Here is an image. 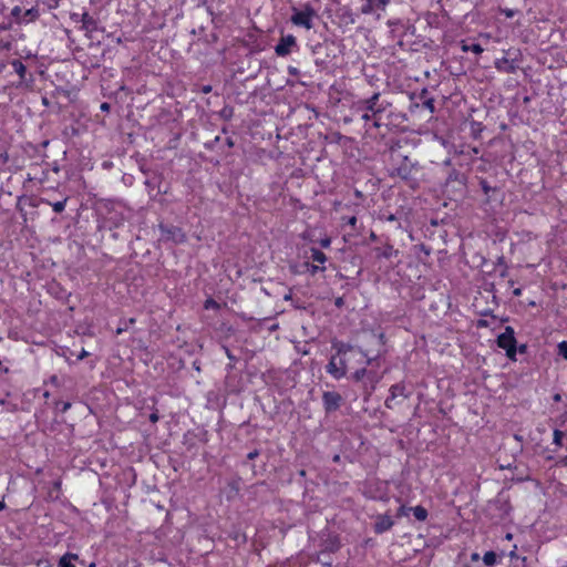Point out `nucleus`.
<instances>
[{"mask_svg":"<svg viewBox=\"0 0 567 567\" xmlns=\"http://www.w3.org/2000/svg\"><path fill=\"white\" fill-rule=\"evenodd\" d=\"M567 437V431H561L559 429H555L553 432V444L556 446L555 451L557 449H563L565 444V439Z\"/></svg>","mask_w":567,"mask_h":567,"instance_id":"obj_18","label":"nucleus"},{"mask_svg":"<svg viewBox=\"0 0 567 567\" xmlns=\"http://www.w3.org/2000/svg\"><path fill=\"white\" fill-rule=\"evenodd\" d=\"M316 17V11L310 6H306L303 9L298 10L293 9V12L290 17V21L292 24L297 27H302L307 30L312 29L313 19Z\"/></svg>","mask_w":567,"mask_h":567,"instance_id":"obj_4","label":"nucleus"},{"mask_svg":"<svg viewBox=\"0 0 567 567\" xmlns=\"http://www.w3.org/2000/svg\"><path fill=\"white\" fill-rule=\"evenodd\" d=\"M235 51H240L241 55L248 56V43L245 41H241L238 47H234Z\"/></svg>","mask_w":567,"mask_h":567,"instance_id":"obj_32","label":"nucleus"},{"mask_svg":"<svg viewBox=\"0 0 567 567\" xmlns=\"http://www.w3.org/2000/svg\"><path fill=\"white\" fill-rule=\"evenodd\" d=\"M4 507H6L4 502H3V501H0V511L4 509Z\"/></svg>","mask_w":567,"mask_h":567,"instance_id":"obj_60","label":"nucleus"},{"mask_svg":"<svg viewBox=\"0 0 567 567\" xmlns=\"http://www.w3.org/2000/svg\"><path fill=\"white\" fill-rule=\"evenodd\" d=\"M505 538H506L507 540H512L513 535H512L511 533H507V534L505 535Z\"/></svg>","mask_w":567,"mask_h":567,"instance_id":"obj_56","label":"nucleus"},{"mask_svg":"<svg viewBox=\"0 0 567 567\" xmlns=\"http://www.w3.org/2000/svg\"><path fill=\"white\" fill-rule=\"evenodd\" d=\"M496 343L505 350V354H516L517 341L514 329L511 326L505 327V330L498 334Z\"/></svg>","mask_w":567,"mask_h":567,"instance_id":"obj_6","label":"nucleus"},{"mask_svg":"<svg viewBox=\"0 0 567 567\" xmlns=\"http://www.w3.org/2000/svg\"><path fill=\"white\" fill-rule=\"evenodd\" d=\"M159 230L164 240H169L174 244H183L187 239L186 234L178 226L161 224Z\"/></svg>","mask_w":567,"mask_h":567,"instance_id":"obj_7","label":"nucleus"},{"mask_svg":"<svg viewBox=\"0 0 567 567\" xmlns=\"http://www.w3.org/2000/svg\"><path fill=\"white\" fill-rule=\"evenodd\" d=\"M508 556L511 558V564L512 563H518V560L523 559V557H524V556L517 555V546L516 545H514V547L509 551Z\"/></svg>","mask_w":567,"mask_h":567,"instance_id":"obj_29","label":"nucleus"},{"mask_svg":"<svg viewBox=\"0 0 567 567\" xmlns=\"http://www.w3.org/2000/svg\"><path fill=\"white\" fill-rule=\"evenodd\" d=\"M300 269H298L296 272L298 274H308L310 276H316L319 272L326 271V266H319L317 264H313L309 260L303 261L300 266Z\"/></svg>","mask_w":567,"mask_h":567,"instance_id":"obj_14","label":"nucleus"},{"mask_svg":"<svg viewBox=\"0 0 567 567\" xmlns=\"http://www.w3.org/2000/svg\"><path fill=\"white\" fill-rule=\"evenodd\" d=\"M482 188L484 190L485 194H488L489 192V186L487 185V183L485 181H482Z\"/></svg>","mask_w":567,"mask_h":567,"instance_id":"obj_45","label":"nucleus"},{"mask_svg":"<svg viewBox=\"0 0 567 567\" xmlns=\"http://www.w3.org/2000/svg\"><path fill=\"white\" fill-rule=\"evenodd\" d=\"M555 402H559L561 400V395L559 393L554 394L553 396Z\"/></svg>","mask_w":567,"mask_h":567,"instance_id":"obj_50","label":"nucleus"},{"mask_svg":"<svg viewBox=\"0 0 567 567\" xmlns=\"http://www.w3.org/2000/svg\"><path fill=\"white\" fill-rule=\"evenodd\" d=\"M411 396V392L406 390L404 382H399L390 386L389 395L384 401L386 409L393 410L404 400Z\"/></svg>","mask_w":567,"mask_h":567,"instance_id":"obj_3","label":"nucleus"},{"mask_svg":"<svg viewBox=\"0 0 567 567\" xmlns=\"http://www.w3.org/2000/svg\"><path fill=\"white\" fill-rule=\"evenodd\" d=\"M478 557H480V556H478V554L474 553V554L472 555V560H477V559H478Z\"/></svg>","mask_w":567,"mask_h":567,"instance_id":"obj_58","label":"nucleus"},{"mask_svg":"<svg viewBox=\"0 0 567 567\" xmlns=\"http://www.w3.org/2000/svg\"><path fill=\"white\" fill-rule=\"evenodd\" d=\"M331 245V238L330 237H324L320 240V246L322 248H329Z\"/></svg>","mask_w":567,"mask_h":567,"instance_id":"obj_39","label":"nucleus"},{"mask_svg":"<svg viewBox=\"0 0 567 567\" xmlns=\"http://www.w3.org/2000/svg\"><path fill=\"white\" fill-rule=\"evenodd\" d=\"M422 167L412 162L408 156H403L400 163L394 167L392 176H396L404 181L412 189L419 187L422 178Z\"/></svg>","mask_w":567,"mask_h":567,"instance_id":"obj_2","label":"nucleus"},{"mask_svg":"<svg viewBox=\"0 0 567 567\" xmlns=\"http://www.w3.org/2000/svg\"><path fill=\"white\" fill-rule=\"evenodd\" d=\"M340 540L337 537H334L324 545V551L336 553L340 549Z\"/></svg>","mask_w":567,"mask_h":567,"instance_id":"obj_25","label":"nucleus"},{"mask_svg":"<svg viewBox=\"0 0 567 567\" xmlns=\"http://www.w3.org/2000/svg\"><path fill=\"white\" fill-rule=\"evenodd\" d=\"M0 371H2L4 373H7L9 371L7 367L2 368V362L1 361H0Z\"/></svg>","mask_w":567,"mask_h":567,"instance_id":"obj_55","label":"nucleus"},{"mask_svg":"<svg viewBox=\"0 0 567 567\" xmlns=\"http://www.w3.org/2000/svg\"><path fill=\"white\" fill-rule=\"evenodd\" d=\"M133 323H135V319L134 318H131L130 320L124 321L123 324H121L116 329V334H121L123 331H126L128 329V326L133 324Z\"/></svg>","mask_w":567,"mask_h":567,"instance_id":"obj_31","label":"nucleus"},{"mask_svg":"<svg viewBox=\"0 0 567 567\" xmlns=\"http://www.w3.org/2000/svg\"><path fill=\"white\" fill-rule=\"evenodd\" d=\"M296 49H298L296 37L292 34H286L282 35L276 44L275 52L278 56H287Z\"/></svg>","mask_w":567,"mask_h":567,"instance_id":"obj_8","label":"nucleus"},{"mask_svg":"<svg viewBox=\"0 0 567 567\" xmlns=\"http://www.w3.org/2000/svg\"><path fill=\"white\" fill-rule=\"evenodd\" d=\"M39 17H40V11H39L38 7H32L30 9H27L23 11V14L20 20V24H28V23L34 22L39 19Z\"/></svg>","mask_w":567,"mask_h":567,"instance_id":"obj_16","label":"nucleus"},{"mask_svg":"<svg viewBox=\"0 0 567 567\" xmlns=\"http://www.w3.org/2000/svg\"><path fill=\"white\" fill-rule=\"evenodd\" d=\"M51 380H52V382H56L58 378H56L55 375H53V377L51 378Z\"/></svg>","mask_w":567,"mask_h":567,"instance_id":"obj_64","label":"nucleus"},{"mask_svg":"<svg viewBox=\"0 0 567 567\" xmlns=\"http://www.w3.org/2000/svg\"><path fill=\"white\" fill-rule=\"evenodd\" d=\"M231 53H233V49L229 48V49L226 50L227 58L230 56Z\"/></svg>","mask_w":567,"mask_h":567,"instance_id":"obj_59","label":"nucleus"},{"mask_svg":"<svg viewBox=\"0 0 567 567\" xmlns=\"http://www.w3.org/2000/svg\"><path fill=\"white\" fill-rule=\"evenodd\" d=\"M269 379L279 393H284L296 385V381L291 377V372L288 370L274 372L269 375Z\"/></svg>","mask_w":567,"mask_h":567,"instance_id":"obj_5","label":"nucleus"},{"mask_svg":"<svg viewBox=\"0 0 567 567\" xmlns=\"http://www.w3.org/2000/svg\"><path fill=\"white\" fill-rule=\"evenodd\" d=\"M11 66L13 68L14 72L19 75L20 81H25L27 75V66L23 64V62L19 59H14L10 62Z\"/></svg>","mask_w":567,"mask_h":567,"instance_id":"obj_19","label":"nucleus"},{"mask_svg":"<svg viewBox=\"0 0 567 567\" xmlns=\"http://www.w3.org/2000/svg\"><path fill=\"white\" fill-rule=\"evenodd\" d=\"M12 28V23L11 22H2L0 23V31H7V30H10Z\"/></svg>","mask_w":567,"mask_h":567,"instance_id":"obj_41","label":"nucleus"},{"mask_svg":"<svg viewBox=\"0 0 567 567\" xmlns=\"http://www.w3.org/2000/svg\"><path fill=\"white\" fill-rule=\"evenodd\" d=\"M423 104L431 113L435 111L434 100L432 97L424 100Z\"/></svg>","mask_w":567,"mask_h":567,"instance_id":"obj_33","label":"nucleus"},{"mask_svg":"<svg viewBox=\"0 0 567 567\" xmlns=\"http://www.w3.org/2000/svg\"><path fill=\"white\" fill-rule=\"evenodd\" d=\"M23 11L20 6H16L11 9L10 16L14 19L16 23L20 24Z\"/></svg>","mask_w":567,"mask_h":567,"instance_id":"obj_26","label":"nucleus"},{"mask_svg":"<svg viewBox=\"0 0 567 567\" xmlns=\"http://www.w3.org/2000/svg\"><path fill=\"white\" fill-rule=\"evenodd\" d=\"M257 455H258V453L256 451L255 452L250 451L249 457H250V460H254Z\"/></svg>","mask_w":567,"mask_h":567,"instance_id":"obj_53","label":"nucleus"},{"mask_svg":"<svg viewBox=\"0 0 567 567\" xmlns=\"http://www.w3.org/2000/svg\"><path fill=\"white\" fill-rule=\"evenodd\" d=\"M334 303H336L337 307H341L343 305V299L341 297H339V298L336 299Z\"/></svg>","mask_w":567,"mask_h":567,"instance_id":"obj_49","label":"nucleus"},{"mask_svg":"<svg viewBox=\"0 0 567 567\" xmlns=\"http://www.w3.org/2000/svg\"><path fill=\"white\" fill-rule=\"evenodd\" d=\"M53 487H54V489L59 491L61 488V481L60 480L55 481L53 483Z\"/></svg>","mask_w":567,"mask_h":567,"instance_id":"obj_48","label":"nucleus"},{"mask_svg":"<svg viewBox=\"0 0 567 567\" xmlns=\"http://www.w3.org/2000/svg\"><path fill=\"white\" fill-rule=\"evenodd\" d=\"M79 558L78 554L65 553L58 561V567H76L73 561Z\"/></svg>","mask_w":567,"mask_h":567,"instance_id":"obj_20","label":"nucleus"},{"mask_svg":"<svg viewBox=\"0 0 567 567\" xmlns=\"http://www.w3.org/2000/svg\"><path fill=\"white\" fill-rule=\"evenodd\" d=\"M389 105V103L380 102V93H374L371 97L360 101L357 107L362 112L361 118L365 124L372 121V126L380 128L388 126V123L383 122V114Z\"/></svg>","mask_w":567,"mask_h":567,"instance_id":"obj_1","label":"nucleus"},{"mask_svg":"<svg viewBox=\"0 0 567 567\" xmlns=\"http://www.w3.org/2000/svg\"><path fill=\"white\" fill-rule=\"evenodd\" d=\"M410 509L413 512L414 517L420 522H424L429 516L427 509L421 505L410 507Z\"/></svg>","mask_w":567,"mask_h":567,"instance_id":"obj_23","label":"nucleus"},{"mask_svg":"<svg viewBox=\"0 0 567 567\" xmlns=\"http://www.w3.org/2000/svg\"><path fill=\"white\" fill-rule=\"evenodd\" d=\"M409 511H411L409 507H406L405 505H401V506L398 508L395 516H396L398 518H401V517H403V516L408 515V512H409Z\"/></svg>","mask_w":567,"mask_h":567,"instance_id":"obj_35","label":"nucleus"},{"mask_svg":"<svg viewBox=\"0 0 567 567\" xmlns=\"http://www.w3.org/2000/svg\"><path fill=\"white\" fill-rule=\"evenodd\" d=\"M78 17H79V14H78V13H73L71 18H72L74 21H78V20H76V19H78Z\"/></svg>","mask_w":567,"mask_h":567,"instance_id":"obj_61","label":"nucleus"},{"mask_svg":"<svg viewBox=\"0 0 567 567\" xmlns=\"http://www.w3.org/2000/svg\"><path fill=\"white\" fill-rule=\"evenodd\" d=\"M101 109H102L103 111H107V110L110 109V105H109L107 103H102V104H101Z\"/></svg>","mask_w":567,"mask_h":567,"instance_id":"obj_51","label":"nucleus"},{"mask_svg":"<svg viewBox=\"0 0 567 567\" xmlns=\"http://www.w3.org/2000/svg\"><path fill=\"white\" fill-rule=\"evenodd\" d=\"M202 92L205 93V94H208L212 92V86L210 85H204L203 89H202Z\"/></svg>","mask_w":567,"mask_h":567,"instance_id":"obj_46","label":"nucleus"},{"mask_svg":"<svg viewBox=\"0 0 567 567\" xmlns=\"http://www.w3.org/2000/svg\"><path fill=\"white\" fill-rule=\"evenodd\" d=\"M60 4V0H47L45 1V6L48 7L49 10H53V9H56Z\"/></svg>","mask_w":567,"mask_h":567,"instance_id":"obj_37","label":"nucleus"},{"mask_svg":"<svg viewBox=\"0 0 567 567\" xmlns=\"http://www.w3.org/2000/svg\"><path fill=\"white\" fill-rule=\"evenodd\" d=\"M342 396L336 391H326L322 394V404L326 413L337 411L342 404Z\"/></svg>","mask_w":567,"mask_h":567,"instance_id":"obj_9","label":"nucleus"},{"mask_svg":"<svg viewBox=\"0 0 567 567\" xmlns=\"http://www.w3.org/2000/svg\"><path fill=\"white\" fill-rule=\"evenodd\" d=\"M0 47L3 50H10L11 49V42L9 40L7 41H0Z\"/></svg>","mask_w":567,"mask_h":567,"instance_id":"obj_43","label":"nucleus"},{"mask_svg":"<svg viewBox=\"0 0 567 567\" xmlns=\"http://www.w3.org/2000/svg\"><path fill=\"white\" fill-rule=\"evenodd\" d=\"M327 372L336 380H340L346 375L347 364L343 357H331L330 362L326 367Z\"/></svg>","mask_w":567,"mask_h":567,"instance_id":"obj_10","label":"nucleus"},{"mask_svg":"<svg viewBox=\"0 0 567 567\" xmlns=\"http://www.w3.org/2000/svg\"><path fill=\"white\" fill-rule=\"evenodd\" d=\"M394 252V247L391 244H385L383 247L375 248L378 258L390 259Z\"/></svg>","mask_w":567,"mask_h":567,"instance_id":"obj_21","label":"nucleus"},{"mask_svg":"<svg viewBox=\"0 0 567 567\" xmlns=\"http://www.w3.org/2000/svg\"><path fill=\"white\" fill-rule=\"evenodd\" d=\"M49 395H50V394H49V392H48V391H45V392L43 393V396H44L45 399H48V398H49Z\"/></svg>","mask_w":567,"mask_h":567,"instance_id":"obj_63","label":"nucleus"},{"mask_svg":"<svg viewBox=\"0 0 567 567\" xmlns=\"http://www.w3.org/2000/svg\"><path fill=\"white\" fill-rule=\"evenodd\" d=\"M501 13L504 14L506 18H513L517 13V10L509 9V8H502L499 9Z\"/></svg>","mask_w":567,"mask_h":567,"instance_id":"obj_34","label":"nucleus"},{"mask_svg":"<svg viewBox=\"0 0 567 567\" xmlns=\"http://www.w3.org/2000/svg\"><path fill=\"white\" fill-rule=\"evenodd\" d=\"M461 50L463 52H473L475 54L483 53L484 49L480 43H468L467 40L461 41Z\"/></svg>","mask_w":567,"mask_h":567,"instance_id":"obj_22","label":"nucleus"},{"mask_svg":"<svg viewBox=\"0 0 567 567\" xmlns=\"http://www.w3.org/2000/svg\"><path fill=\"white\" fill-rule=\"evenodd\" d=\"M307 260L317 264L319 266H326L328 261L327 255L318 248L311 247L309 249V255H307Z\"/></svg>","mask_w":567,"mask_h":567,"instance_id":"obj_15","label":"nucleus"},{"mask_svg":"<svg viewBox=\"0 0 567 567\" xmlns=\"http://www.w3.org/2000/svg\"><path fill=\"white\" fill-rule=\"evenodd\" d=\"M370 239L371 240H375L377 239V235L373 231L370 234Z\"/></svg>","mask_w":567,"mask_h":567,"instance_id":"obj_57","label":"nucleus"},{"mask_svg":"<svg viewBox=\"0 0 567 567\" xmlns=\"http://www.w3.org/2000/svg\"><path fill=\"white\" fill-rule=\"evenodd\" d=\"M80 22L82 23L80 29L86 34H92L99 30V21L87 12L80 16Z\"/></svg>","mask_w":567,"mask_h":567,"instance_id":"obj_12","label":"nucleus"},{"mask_svg":"<svg viewBox=\"0 0 567 567\" xmlns=\"http://www.w3.org/2000/svg\"><path fill=\"white\" fill-rule=\"evenodd\" d=\"M80 354L85 355V354H90V352H87V351H85L84 349H82V351L80 352Z\"/></svg>","mask_w":567,"mask_h":567,"instance_id":"obj_62","label":"nucleus"},{"mask_svg":"<svg viewBox=\"0 0 567 567\" xmlns=\"http://www.w3.org/2000/svg\"><path fill=\"white\" fill-rule=\"evenodd\" d=\"M526 349H527V346H526V344H522V346L518 348L519 354H524V353L526 352Z\"/></svg>","mask_w":567,"mask_h":567,"instance_id":"obj_47","label":"nucleus"},{"mask_svg":"<svg viewBox=\"0 0 567 567\" xmlns=\"http://www.w3.org/2000/svg\"><path fill=\"white\" fill-rule=\"evenodd\" d=\"M513 292H514L515 296H520L522 289L520 288H516Z\"/></svg>","mask_w":567,"mask_h":567,"instance_id":"obj_52","label":"nucleus"},{"mask_svg":"<svg viewBox=\"0 0 567 567\" xmlns=\"http://www.w3.org/2000/svg\"><path fill=\"white\" fill-rule=\"evenodd\" d=\"M509 567H527V558L523 557V559L518 560V563L509 564Z\"/></svg>","mask_w":567,"mask_h":567,"instance_id":"obj_38","label":"nucleus"},{"mask_svg":"<svg viewBox=\"0 0 567 567\" xmlns=\"http://www.w3.org/2000/svg\"><path fill=\"white\" fill-rule=\"evenodd\" d=\"M344 17L347 18V22L348 23H354L355 22V19H354L353 13L351 11H347Z\"/></svg>","mask_w":567,"mask_h":567,"instance_id":"obj_40","label":"nucleus"},{"mask_svg":"<svg viewBox=\"0 0 567 567\" xmlns=\"http://www.w3.org/2000/svg\"><path fill=\"white\" fill-rule=\"evenodd\" d=\"M157 420H158L157 415L153 413V414L151 415V421H152V422H156Z\"/></svg>","mask_w":567,"mask_h":567,"instance_id":"obj_54","label":"nucleus"},{"mask_svg":"<svg viewBox=\"0 0 567 567\" xmlns=\"http://www.w3.org/2000/svg\"><path fill=\"white\" fill-rule=\"evenodd\" d=\"M68 200H69V197H66V196L63 199L58 200V202H51L48 198H40V202L42 204L51 206L53 212H55L56 214H60L65 209Z\"/></svg>","mask_w":567,"mask_h":567,"instance_id":"obj_17","label":"nucleus"},{"mask_svg":"<svg viewBox=\"0 0 567 567\" xmlns=\"http://www.w3.org/2000/svg\"><path fill=\"white\" fill-rule=\"evenodd\" d=\"M204 308L206 310H209V309H219L220 308V305L213 298H208L205 300L204 302Z\"/></svg>","mask_w":567,"mask_h":567,"instance_id":"obj_27","label":"nucleus"},{"mask_svg":"<svg viewBox=\"0 0 567 567\" xmlns=\"http://www.w3.org/2000/svg\"><path fill=\"white\" fill-rule=\"evenodd\" d=\"M483 563L487 566V567H492L494 566L496 563H497V555L495 551L493 550H488L484 554L483 556Z\"/></svg>","mask_w":567,"mask_h":567,"instance_id":"obj_24","label":"nucleus"},{"mask_svg":"<svg viewBox=\"0 0 567 567\" xmlns=\"http://www.w3.org/2000/svg\"><path fill=\"white\" fill-rule=\"evenodd\" d=\"M379 358H380V357H367V359H368V360H367V364H368V365H372L374 362L377 363V361H378V359H379Z\"/></svg>","mask_w":567,"mask_h":567,"instance_id":"obj_44","label":"nucleus"},{"mask_svg":"<svg viewBox=\"0 0 567 567\" xmlns=\"http://www.w3.org/2000/svg\"><path fill=\"white\" fill-rule=\"evenodd\" d=\"M463 176L456 171V169H452V172L449 174L447 176V182H453V181H457L460 183H463Z\"/></svg>","mask_w":567,"mask_h":567,"instance_id":"obj_28","label":"nucleus"},{"mask_svg":"<svg viewBox=\"0 0 567 567\" xmlns=\"http://www.w3.org/2000/svg\"><path fill=\"white\" fill-rule=\"evenodd\" d=\"M394 525L393 519L388 514H380L377 516L373 530L375 534H383L390 530Z\"/></svg>","mask_w":567,"mask_h":567,"instance_id":"obj_11","label":"nucleus"},{"mask_svg":"<svg viewBox=\"0 0 567 567\" xmlns=\"http://www.w3.org/2000/svg\"><path fill=\"white\" fill-rule=\"evenodd\" d=\"M357 221H358L357 217L355 216H351V217L348 218L347 224L349 226H351L352 228H354L355 225H357Z\"/></svg>","mask_w":567,"mask_h":567,"instance_id":"obj_42","label":"nucleus"},{"mask_svg":"<svg viewBox=\"0 0 567 567\" xmlns=\"http://www.w3.org/2000/svg\"><path fill=\"white\" fill-rule=\"evenodd\" d=\"M55 408H56L61 413H65V412L71 408V403H70V402L56 401V402H55Z\"/></svg>","mask_w":567,"mask_h":567,"instance_id":"obj_30","label":"nucleus"},{"mask_svg":"<svg viewBox=\"0 0 567 567\" xmlns=\"http://www.w3.org/2000/svg\"><path fill=\"white\" fill-rule=\"evenodd\" d=\"M557 354H567V340L558 343V353Z\"/></svg>","mask_w":567,"mask_h":567,"instance_id":"obj_36","label":"nucleus"},{"mask_svg":"<svg viewBox=\"0 0 567 567\" xmlns=\"http://www.w3.org/2000/svg\"><path fill=\"white\" fill-rule=\"evenodd\" d=\"M352 379L354 381H368L370 383H375L379 381V375L373 370H368L367 368L358 369L353 372Z\"/></svg>","mask_w":567,"mask_h":567,"instance_id":"obj_13","label":"nucleus"}]
</instances>
